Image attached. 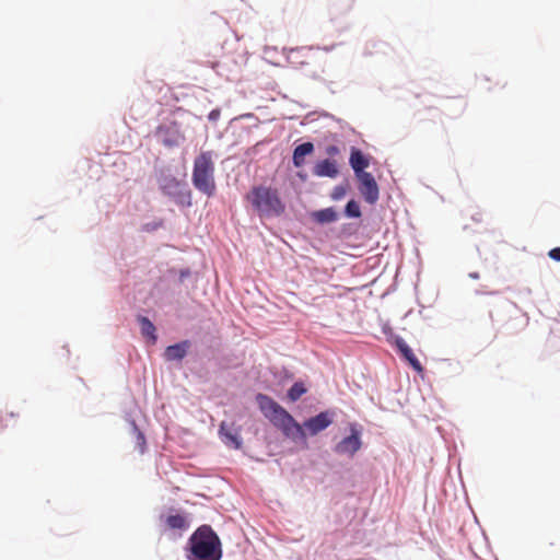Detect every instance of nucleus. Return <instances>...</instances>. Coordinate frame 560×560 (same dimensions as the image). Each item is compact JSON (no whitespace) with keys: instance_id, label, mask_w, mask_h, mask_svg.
Masks as SVG:
<instances>
[{"instance_id":"17","label":"nucleus","mask_w":560,"mask_h":560,"mask_svg":"<svg viewBox=\"0 0 560 560\" xmlns=\"http://www.w3.org/2000/svg\"><path fill=\"white\" fill-rule=\"evenodd\" d=\"M467 108V102L462 97L451 98L445 105L446 110H451V117H460Z\"/></svg>"},{"instance_id":"23","label":"nucleus","mask_w":560,"mask_h":560,"mask_svg":"<svg viewBox=\"0 0 560 560\" xmlns=\"http://www.w3.org/2000/svg\"><path fill=\"white\" fill-rule=\"evenodd\" d=\"M548 255L551 259L560 261V247L552 248Z\"/></svg>"},{"instance_id":"18","label":"nucleus","mask_w":560,"mask_h":560,"mask_svg":"<svg viewBox=\"0 0 560 560\" xmlns=\"http://www.w3.org/2000/svg\"><path fill=\"white\" fill-rule=\"evenodd\" d=\"M138 322L140 324L141 334L154 343L156 341L155 326L145 316H139Z\"/></svg>"},{"instance_id":"7","label":"nucleus","mask_w":560,"mask_h":560,"mask_svg":"<svg viewBox=\"0 0 560 560\" xmlns=\"http://www.w3.org/2000/svg\"><path fill=\"white\" fill-rule=\"evenodd\" d=\"M314 59V54L308 47H296L291 48L287 52L288 63L294 68L300 69L304 66H308Z\"/></svg>"},{"instance_id":"12","label":"nucleus","mask_w":560,"mask_h":560,"mask_svg":"<svg viewBox=\"0 0 560 560\" xmlns=\"http://www.w3.org/2000/svg\"><path fill=\"white\" fill-rule=\"evenodd\" d=\"M313 174L318 177L335 178L339 174L338 164L330 159L318 161L313 168Z\"/></svg>"},{"instance_id":"4","label":"nucleus","mask_w":560,"mask_h":560,"mask_svg":"<svg viewBox=\"0 0 560 560\" xmlns=\"http://www.w3.org/2000/svg\"><path fill=\"white\" fill-rule=\"evenodd\" d=\"M256 210H280L282 208L277 189L269 186H255L246 196Z\"/></svg>"},{"instance_id":"11","label":"nucleus","mask_w":560,"mask_h":560,"mask_svg":"<svg viewBox=\"0 0 560 560\" xmlns=\"http://www.w3.org/2000/svg\"><path fill=\"white\" fill-rule=\"evenodd\" d=\"M220 436L222 441L235 450L242 447V439L240 436V429H232L226 422H222L220 425Z\"/></svg>"},{"instance_id":"24","label":"nucleus","mask_w":560,"mask_h":560,"mask_svg":"<svg viewBox=\"0 0 560 560\" xmlns=\"http://www.w3.org/2000/svg\"><path fill=\"white\" fill-rule=\"evenodd\" d=\"M345 210H359V207L355 201L351 200L346 205Z\"/></svg>"},{"instance_id":"13","label":"nucleus","mask_w":560,"mask_h":560,"mask_svg":"<svg viewBox=\"0 0 560 560\" xmlns=\"http://www.w3.org/2000/svg\"><path fill=\"white\" fill-rule=\"evenodd\" d=\"M349 163L357 176L364 174V170L370 165V159L357 148L351 149Z\"/></svg>"},{"instance_id":"21","label":"nucleus","mask_w":560,"mask_h":560,"mask_svg":"<svg viewBox=\"0 0 560 560\" xmlns=\"http://www.w3.org/2000/svg\"><path fill=\"white\" fill-rule=\"evenodd\" d=\"M137 431V444L141 454L145 451V438L144 434L136 428Z\"/></svg>"},{"instance_id":"8","label":"nucleus","mask_w":560,"mask_h":560,"mask_svg":"<svg viewBox=\"0 0 560 560\" xmlns=\"http://www.w3.org/2000/svg\"><path fill=\"white\" fill-rule=\"evenodd\" d=\"M332 423V415L329 411H323L315 417L306 420L302 428L308 431L311 435H316Z\"/></svg>"},{"instance_id":"6","label":"nucleus","mask_w":560,"mask_h":560,"mask_svg":"<svg viewBox=\"0 0 560 560\" xmlns=\"http://www.w3.org/2000/svg\"><path fill=\"white\" fill-rule=\"evenodd\" d=\"M361 434L354 425L351 427V434L343 438L336 446L335 452L340 455L352 457L361 448Z\"/></svg>"},{"instance_id":"10","label":"nucleus","mask_w":560,"mask_h":560,"mask_svg":"<svg viewBox=\"0 0 560 560\" xmlns=\"http://www.w3.org/2000/svg\"><path fill=\"white\" fill-rule=\"evenodd\" d=\"M156 136L161 138L163 144L166 147L178 145L179 141L183 139V136L177 129L176 122L158 127Z\"/></svg>"},{"instance_id":"25","label":"nucleus","mask_w":560,"mask_h":560,"mask_svg":"<svg viewBox=\"0 0 560 560\" xmlns=\"http://www.w3.org/2000/svg\"><path fill=\"white\" fill-rule=\"evenodd\" d=\"M349 218H359L362 212H346Z\"/></svg>"},{"instance_id":"5","label":"nucleus","mask_w":560,"mask_h":560,"mask_svg":"<svg viewBox=\"0 0 560 560\" xmlns=\"http://www.w3.org/2000/svg\"><path fill=\"white\" fill-rule=\"evenodd\" d=\"M160 521L162 523L163 532H174L177 537H180L184 532L189 528V521L185 514L173 513L161 515Z\"/></svg>"},{"instance_id":"1","label":"nucleus","mask_w":560,"mask_h":560,"mask_svg":"<svg viewBox=\"0 0 560 560\" xmlns=\"http://www.w3.org/2000/svg\"><path fill=\"white\" fill-rule=\"evenodd\" d=\"M256 400L264 416L285 436L293 440L305 438L302 425L277 401L264 394H258Z\"/></svg>"},{"instance_id":"15","label":"nucleus","mask_w":560,"mask_h":560,"mask_svg":"<svg viewBox=\"0 0 560 560\" xmlns=\"http://www.w3.org/2000/svg\"><path fill=\"white\" fill-rule=\"evenodd\" d=\"M314 152V144L312 142H304L298 145L292 155V163L295 167H302L305 164V156Z\"/></svg>"},{"instance_id":"16","label":"nucleus","mask_w":560,"mask_h":560,"mask_svg":"<svg viewBox=\"0 0 560 560\" xmlns=\"http://www.w3.org/2000/svg\"><path fill=\"white\" fill-rule=\"evenodd\" d=\"M187 348L188 341L168 346L165 350L164 355L168 361L182 360L187 353Z\"/></svg>"},{"instance_id":"2","label":"nucleus","mask_w":560,"mask_h":560,"mask_svg":"<svg viewBox=\"0 0 560 560\" xmlns=\"http://www.w3.org/2000/svg\"><path fill=\"white\" fill-rule=\"evenodd\" d=\"M188 560H220L222 545L219 536L209 525L198 527L188 540Z\"/></svg>"},{"instance_id":"3","label":"nucleus","mask_w":560,"mask_h":560,"mask_svg":"<svg viewBox=\"0 0 560 560\" xmlns=\"http://www.w3.org/2000/svg\"><path fill=\"white\" fill-rule=\"evenodd\" d=\"M191 179L194 186L208 197L215 194L214 163L211 151L201 152L195 159Z\"/></svg>"},{"instance_id":"26","label":"nucleus","mask_w":560,"mask_h":560,"mask_svg":"<svg viewBox=\"0 0 560 560\" xmlns=\"http://www.w3.org/2000/svg\"><path fill=\"white\" fill-rule=\"evenodd\" d=\"M218 115H219V112L213 110V112H211V114H210V118H211V119H213V118H214V117H217Z\"/></svg>"},{"instance_id":"19","label":"nucleus","mask_w":560,"mask_h":560,"mask_svg":"<svg viewBox=\"0 0 560 560\" xmlns=\"http://www.w3.org/2000/svg\"><path fill=\"white\" fill-rule=\"evenodd\" d=\"M312 221L316 223H330L337 220V212H311Z\"/></svg>"},{"instance_id":"20","label":"nucleus","mask_w":560,"mask_h":560,"mask_svg":"<svg viewBox=\"0 0 560 560\" xmlns=\"http://www.w3.org/2000/svg\"><path fill=\"white\" fill-rule=\"evenodd\" d=\"M306 392V388L302 383H295L292 385V387L288 392V397L295 401L298 400L304 393Z\"/></svg>"},{"instance_id":"9","label":"nucleus","mask_w":560,"mask_h":560,"mask_svg":"<svg viewBox=\"0 0 560 560\" xmlns=\"http://www.w3.org/2000/svg\"><path fill=\"white\" fill-rule=\"evenodd\" d=\"M360 182V191L364 196L365 200L373 203L378 198L377 184L370 173H364L358 176Z\"/></svg>"},{"instance_id":"22","label":"nucleus","mask_w":560,"mask_h":560,"mask_svg":"<svg viewBox=\"0 0 560 560\" xmlns=\"http://www.w3.org/2000/svg\"><path fill=\"white\" fill-rule=\"evenodd\" d=\"M325 151H326V154L329 156H335L340 153V149L335 144L328 145Z\"/></svg>"},{"instance_id":"14","label":"nucleus","mask_w":560,"mask_h":560,"mask_svg":"<svg viewBox=\"0 0 560 560\" xmlns=\"http://www.w3.org/2000/svg\"><path fill=\"white\" fill-rule=\"evenodd\" d=\"M395 343L402 358L412 366V369L419 373L423 372V368L420 361L417 359L413 351L409 348L405 340L400 337H397Z\"/></svg>"}]
</instances>
